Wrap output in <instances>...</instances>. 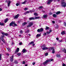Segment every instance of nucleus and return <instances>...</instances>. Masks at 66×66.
<instances>
[{
    "mask_svg": "<svg viewBox=\"0 0 66 66\" xmlns=\"http://www.w3.org/2000/svg\"><path fill=\"white\" fill-rule=\"evenodd\" d=\"M62 66H66V65L64 63H63L62 64Z\"/></svg>",
    "mask_w": 66,
    "mask_h": 66,
    "instance_id": "de8ad7c7",
    "label": "nucleus"
},
{
    "mask_svg": "<svg viewBox=\"0 0 66 66\" xmlns=\"http://www.w3.org/2000/svg\"><path fill=\"white\" fill-rule=\"evenodd\" d=\"M7 49L9 51V52L11 51V49H10V48H8Z\"/></svg>",
    "mask_w": 66,
    "mask_h": 66,
    "instance_id": "f704fd0d",
    "label": "nucleus"
},
{
    "mask_svg": "<svg viewBox=\"0 0 66 66\" xmlns=\"http://www.w3.org/2000/svg\"><path fill=\"white\" fill-rule=\"evenodd\" d=\"M32 65H34L35 64V63L34 62L32 63Z\"/></svg>",
    "mask_w": 66,
    "mask_h": 66,
    "instance_id": "09e8293b",
    "label": "nucleus"
},
{
    "mask_svg": "<svg viewBox=\"0 0 66 66\" xmlns=\"http://www.w3.org/2000/svg\"><path fill=\"white\" fill-rule=\"evenodd\" d=\"M46 34H47V33H45L44 34V36H46Z\"/></svg>",
    "mask_w": 66,
    "mask_h": 66,
    "instance_id": "a18cd8bd",
    "label": "nucleus"
},
{
    "mask_svg": "<svg viewBox=\"0 0 66 66\" xmlns=\"http://www.w3.org/2000/svg\"><path fill=\"white\" fill-rule=\"evenodd\" d=\"M6 55H7V56H9L10 54H9L7 53L6 54Z\"/></svg>",
    "mask_w": 66,
    "mask_h": 66,
    "instance_id": "5fc2aeb1",
    "label": "nucleus"
},
{
    "mask_svg": "<svg viewBox=\"0 0 66 66\" xmlns=\"http://www.w3.org/2000/svg\"><path fill=\"white\" fill-rule=\"evenodd\" d=\"M56 14L57 15H59V14H61V12L60 11H58L56 13Z\"/></svg>",
    "mask_w": 66,
    "mask_h": 66,
    "instance_id": "412c9836",
    "label": "nucleus"
},
{
    "mask_svg": "<svg viewBox=\"0 0 66 66\" xmlns=\"http://www.w3.org/2000/svg\"><path fill=\"white\" fill-rule=\"evenodd\" d=\"M19 48H18L15 51V52L16 53H18L19 52Z\"/></svg>",
    "mask_w": 66,
    "mask_h": 66,
    "instance_id": "dca6fc26",
    "label": "nucleus"
},
{
    "mask_svg": "<svg viewBox=\"0 0 66 66\" xmlns=\"http://www.w3.org/2000/svg\"><path fill=\"white\" fill-rule=\"evenodd\" d=\"M7 21H8V19L7 18L4 21L5 23H6Z\"/></svg>",
    "mask_w": 66,
    "mask_h": 66,
    "instance_id": "5701e85b",
    "label": "nucleus"
},
{
    "mask_svg": "<svg viewBox=\"0 0 66 66\" xmlns=\"http://www.w3.org/2000/svg\"><path fill=\"white\" fill-rule=\"evenodd\" d=\"M20 34H22V33H23V31H22V30H21L20 31Z\"/></svg>",
    "mask_w": 66,
    "mask_h": 66,
    "instance_id": "72a5a7b5",
    "label": "nucleus"
},
{
    "mask_svg": "<svg viewBox=\"0 0 66 66\" xmlns=\"http://www.w3.org/2000/svg\"><path fill=\"white\" fill-rule=\"evenodd\" d=\"M56 55L57 57H60L61 56V55L59 54H57Z\"/></svg>",
    "mask_w": 66,
    "mask_h": 66,
    "instance_id": "aec40b11",
    "label": "nucleus"
},
{
    "mask_svg": "<svg viewBox=\"0 0 66 66\" xmlns=\"http://www.w3.org/2000/svg\"><path fill=\"white\" fill-rule=\"evenodd\" d=\"M42 47V50H47L49 49L48 48L46 47V46L45 45H43Z\"/></svg>",
    "mask_w": 66,
    "mask_h": 66,
    "instance_id": "f03ea898",
    "label": "nucleus"
},
{
    "mask_svg": "<svg viewBox=\"0 0 66 66\" xmlns=\"http://www.w3.org/2000/svg\"><path fill=\"white\" fill-rule=\"evenodd\" d=\"M50 62V61H48V60L46 61L45 62H44L43 63V65H44V66H46V65H47V63H48V62Z\"/></svg>",
    "mask_w": 66,
    "mask_h": 66,
    "instance_id": "39448f33",
    "label": "nucleus"
},
{
    "mask_svg": "<svg viewBox=\"0 0 66 66\" xmlns=\"http://www.w3.org/2000/svg\"><path fill=\"white\" fill-rule=\"evenodd\" d=\"M10 26H13V27H16V26H17V25L16 23L15 22H12L11 23L10 25Z\"/></svg>",
    "mask_w": 66,
    "mask_h": 66,
    "instance_id": "f257e3e1",
    "label": "nucleus"
},
{
    "mask_svg": "<svg viewBox=\"0 0 66 66\" xmlns=\"http://www.w3.org/2000/svg\"><path fill=\"white\" fill-rule=\"evenodd\" d=\"M49 27H46V28H45V30H48V29H49Z\"/></svg>",
    "mask_w": 66,
    "mask_h": 66,
    "instance_id": "c9c22d12",
    "label": "nucleus"
},
{
    "mask_svg": "<svg viewBox=\"0 0 66 66\" xmlns=\"http://www.w3.org/2000/svg\"><path fill=\"white\" fill-rule=\"evenodd\" d=\"M63 40H59V43H62V42H63Z\"/></svg>",
    "mask_w": 66,
    "mask_h": 66,
    "instance_id": "4c0bfd02",
    "label": "nucleus"
},
{
    "mask_svg": "<svg viewBox=\"0 0 66 66\" xmlns=\"http://www.w3.org/2000/svg\"><path fill=\"white\" fill-rule=\"evenodd\" d=\"M27 2V0H26L23 2L21 3V4H25V3H26V2Z\"/></svg>",
    "mask_w": 66,
    "mask_h": 66,
    "instance_id": "4be33fe9",
    "label": "nucleus"
},
{
    "mask_svg": "<svg viewBox=\"0 0 66 66\" xmlns=\"http://www.w3.org/2000/svg\"><path fill=\"white\" fill-rule=\"evenodd\" d=\"M27 14V12H26L24 13V15H26V14Z\"/></svg>",
    "mask_w": 66,
    "mask_h": 66,
    "instance_id": "052dcab7",
    "label": "nucleus"
},
{
    "mask_svg": "<svg viewBox=\"0 0 66 66\" xmlns=\"http://www.w3.org/2000/svg\"><path fill=\"white\" fill-rule=\"evenodd\" d=\"M65 31H63L61 32V34L62 35H64V34H65Z\"/></svg>",
    "mask_w": 66,
    "mask_h": 66,
    "instance_id": "f3484780",
    "label": "nucleus"
},
{
    "mask_svg": "<svg viewBox=\"0 0 66 66\" xmlns=\"http://www.w3.org/2000/svg\"><path fill=\"white\" fill-rule=\"evenodd\" d=\"M34 45H35V44H32V46H34Z\"/></svg>",
    "mask_w": 66,
    "mask_h": 66,
    "instance_id": "69168bd1",
    "label": "nucleus"
},
{
    "mask_svg": "<svg viewBox=\"0 0 66 66\" xmlns=\"http://www.w3.org/2000/svg\"><path fill=\"white\" fill-rule=\"evenodd\" d=\"M25 66H28V64L25 65Z\"/></svg>",
    "mask_w": 66,
    "mask_h": 66,
    "instance_id": "338daca9",
    "label": "nucleus"
},
{
    "mask_svg": "<svg viewBox=\"0 0 66 66\" xmlns=\"http://www.w3.org/2000/svg\"><path fill=\"white\" fill-rule=\"evenodd\" d=\"M48 2H47V3L48 4H50V3H51V2L52 1V0H48Z\"/></svg>",
    "mask_w": 66,
    "mask_h": 66,
    "instance_id": "9b49d317",
    "label": "nucleus"
},
{
    "mask_svg": "<svg viewBox=\"0 0 66 66\" xmlns=\"http://www.w3.org/2000/svg\"><path fill=\"white\" fill-rule=\"evenodd\" d=\"M26 12V13L27 14H28L29 13V11H27V12Z\"/></svg>",
    "mask_w": 66,
    "mask_h": 66,
    "instance_id": "6e6d98bb",
    "label": "nucleus"
},
{
    "mask_svg": "<svg viewBox=\"0 0 66 66\" xmlns=\"http://www.w3.org/2000/svg\"><path fill=\"white\" fill-rule=\"evenodd\" d=\"M46 33L47 34H49L50 33V32L48 31H47L46 32Z\"/></svg>",
    "mask_w": 66,
    "mask_h": 66,
    "instance_id": "79ce46f5",
    "label": "nucleus"
},
{
    "mask_svg": "<svg viewBox=\"0 0 66 66\" xmlns=\"http://www.w3.org/2000/svg\"><path fill=\"white\" fill-rule=\"evenodd\" d=\"M22 43L20 42L19 43V45H22Z\"/></svg>",
    "mask_w": 66,
    "mask_h": 66,
    "instance_id": "c03bdc74",
    "label": "nucleus"
},
{
    "mask_svg": "<svg viewBox=\"0 0 66 66\" xmlns=\"http://www.w3.org/2000/svg\"><path fill=\"white\" fill-rule=\"evenodd\" d=\"M33 22H30L29 23V25L27 26V28H29V27H31V26H33Z\"/></svg>",
    "mask_w": 66,
    "mask_h": 66,
    "instance_id": "7ed1b4c3",
    "label": "nucleus"
},
{
    "mask_svg": "<svg viewBox=\"0 0 66 66\" xmlns=\"http://www.w3.org/2000/svg\"><path fill=\"white\" fill-rule=\"evenodd\" d=\"M14 63L15 64H17L18 63V62L17 60H15L14 61Z\"/></svg>",
    "mask_w": 66,
    "mask_h": 66,
    "instance_id": "ddd939ff",
    "label": "nucleus"
},
{
    "mask_svg": "<svg viewBox=\"0 0 66 66\" xmlns=\"http://www.w3.org/2000/svg\"><path fill=\"white\" fill-rule=\"evenodd\" d=\"M40 18V17L39 16L35 17L34 18V20H35V19H39Z\"/></svg>",
    "mask_w": 66,
    "mask_h": 66,
    "instance_id": "f8f14e48",
    "label": "nucleus"
},
{
    "mask_svg": "<svg viewBox=\"0 0 66 66\" xmlns=\"http://www.w3.org/2000/svg\"><path fill=\"white\" fill-rule=\"evenodd\" d=\"M27 24V23L26 22H24V23H23V26H25V25Z\"/></svg>",
    "mask_w": 66,
    "mask_h": 66,
    "instance_id": "bb28decb",
    "label": "nucleus"
},
{
    "mask_svg": "<svg viewBox=\"0 0 66 66\" xmlns=\"http://www.w3.org/2000/svg\"><path fill=\"white\" fill-rule=\"evenodd\" d=\"M22 64H26V62H25L24 61H23L22 62Z\"/></svg>",
    "mask_w": 66,
    "mask_h": 66,
    "instance_id": "37998d69",
    "label": "nucleus"
},
{
    "mask_svg": "<svg viewBox=\"0 0 66 66\" xmlns=\"http://www.w3.org/2000/svg\"><path fill=\"white\" fill-rule=\"evenodd\" d=\"M48 55V53H45V56H47Z\"/></svg>",
    "mask_w": 66,
    "mask_h": 66,
    "instance_id": "e433bc0d",
    "label": "nucleus"
},
{
    "mask_svg": "<svg viewBox=\"0 0 66 66\" xmlns=\"http://www.w3.org/2000/svg\"><path fill=\"white\" fill-rule=\"evenodd\" d=\"M64 24L65 26H66V22H64Z\"/></svg>",
    "mask_w": 66,
    "mask_h": 66,
    "instance_id": "603ef678",
    "label": "nucleus"
},
{
    "mask_svg": "<svg viewBox=\"0 0 66 66\" xmlns=\"http://www.w3.org/2000/svg\"><path fill=\"white\" fill-rule=\"evenodd\" d=\"M5 35H6V36H7L8 35V34H4Z\"/></svg>",
    "mask_w": 66,
    "mask_h": 66,
    "instance_id": "8fccbe9b",
    "label": "nucleus"
},
{
    "mask_svg": "<svg viewBox=\"0 0 66 66\" xmlns=\"http://www.w3.org/2000/svg\"><path fill=\"white\" fill-rule=\"evenodd\" d=\"M28 8H25L24 9V11H26L27 10H28Z\"/></svg>",
    "mask_w": 66,
    "mask_h": 66,
    "instance_id": "a19ab883",
    "label": "nucleus"
},
{
    "mask_svg": "<svg viewBox=\"0 0 66 66\" xmlns=\"http://www.w3.org/2000/svg\"><path fill=\"white\" fill-rule=\"evenodd\" d=\"M13 57H14L13 55H12V57H10V61L11 62H13Z\"/></svg>",
    "mask_w": 66,
    "mask_h": 66,
    "instance_id": "6e6552de",
    "label": "nucleus"
},
{
    "mask_svg": "<svg viewBox=\"0 0 66 66\" xmlns=\"http://www.w3.org/2000/svg\"><path fill=\"white\" fill-rule=\"evenodd\" d=\"M42 12H43V13H45V11H42Z\"/></svg>",
    "mask_w": 66,
    "mask_h": 66,
    "instance_id": "0e129e2a",
    "label": "nucleus"
},
{
    "mask_svg": "<svg viewBox=\"0 0 66 66\" xmlns=\"http://www.w3.org/2000/svg\"><path fill=\"white\" fill-rule=\"evenodd\" d=\"M34 44V42H31L29 43V44L30 45L31 44Z\"/></svg>",
    "mask_w": 66,
    "mask_h": 66,
    "instance_id": "c756f323",
    "label": "nucleus"
},
{
    "mask_svg": "<svg viewBox=\"0 0 66 66\" xmlns=\"http://www.w3.org/2000/svg\"><path fill=\"white\" fill-rule=\"evenodd\" d=\"M0 25L1 26H4V24L3 23L0 22Z\"/></svg>",
    "mask_w": 66,
    "mask_h": 66,
    "instance_id": "2f4dec72",
    "label": "nucleus"
},
{
    "mask_svg": "<svg viewBox=\"0 0 66 66\" xmlns=\"http://www.w3.org/2000/svg\"><path fill=\"white\" fill-rule=\"evenodd\" d=\"M29 20H34V18H30L29 19Z\"/></svg>",
    "mask_w": 66,
    "mask_h": 66,
    "instance_id": "6ab92c4d",
    "label": "nucleus"
},
{
    "mask_svg": "<svg viewBox=\"0 0 66 66\" xmlns=\"http://www.w3.org/2000/svg\"><path fill=\"white\" fill-rule=\"evenodd\" d=\"M65 49V48H62L61 49V50H62V51H63V52L64 51Z\"/></svg>",
    "mask_w": 66,
    "mask_h": 66,
    "instance_id": "7c9ffc66",
    "label": "nucleus"
},
{
    "mask_svg": "<svg viewBox=\"0 0 66 66\" xmlns=\"http://www.w3.org/2000/svg\"><path fill=\"white\" fill-rule=\"evenodd\" d=\"M19 5V4L18 3H17L16 4V6H18V5Z\"/></svg>",
    "mask_w": 66,
    "mask_h": 66,
    "instance_id": "49530a36",
    "label": "nucleus"
},
{
    "mask_svg": "<svg viewBox=\"0 0 66 66\" xmlns=\"http://www.w3.org/2000/svg\"><path fill=\"white\" fill-rule=\"evenodd\" d=\"M34 15L36 16H38V14L36 13H34Z\"/></svg>",
    "mask_w": 66,
    "mask_h": 66,
    "instance_id": "393cba45",
    "label": "nucleus"
},
{
    "mask_svg": "<svg viewBox=\"0 0 66 66\" xmlns=\"http://www.w3.org/2000/svg\"><path fill=\"white\" fill-rule=\"evenodd\" d=\"M2 9L0 8V11H2Z\"/></svg>",
    "mask_w": 66,
    "mask_h": 66,
    "instance_id": "e2e57ef3",
    "label": "nucleus"
},
{
    "mask_svg": "<svg viewBox=\"0 0 66 66\" xmlns=\"http://www.w3.org/2000/svg\"><path fill=\"white\" fill-rule=\"evenodd\" d=\"M17 55L18 56H20V55H21V53H18Z\"/></svg>",
    "mask_w": 66,
    "mask_h": 66,
    "instance_id": "c85d7f7f",
    "label": "nucleus"
},
{
    "mask_svg": "<svg viewBox=\"0 0 66 66\" xmlns=\"http://www.w3.org/2000/svg\"><path fill=\"white\" fill-rule=\"evenodd\" d=\"M11 1H9L7 2V5L8 6H10V4H11Z\"/></svg>",
    "mask_w": 66,
    "mask_h": 66,
    "instance_id": "9d476101",
    "label": "nucleus"
},
{
    "mask_svg": "<svg viewBox=\"0 0 66 66\" xmlns=\"http://www.w3.org/2000/svg\"><path fill=\"white\" fill-rule=\"evenodd\" d=\"M40 34H37L36 35V36L37 37H40Z\"/></svg>",
    "mask_w": 66,
    "mask_h": 66,
    "instance_id": "a878e982",
    "label": "nucleus"
},
{
    "mask_svg": "<svg viewBox=\"0 0 66 66\" xmlns=\"http://www.w3.org/2000/svg\"><path fill=\"white\" fill-rule=\"evenodd\" d=\"M4 35H2V38H1V40L4 43H5V41H4V39H3V37H4Z\"/></svg>",
    "mask_w": 66,
    "mask_h": 66,
    "instance_id": "0eeeda50",
    "label": "nucleus"
},
{
    "mask_svg": "<svg viewBox=\"0 0 66 66\" xmlns=\"http://www.w3.org/2000/svg\"><path fill=\"white\" fill-rule=\"evenodd\" d=\"M63 52H64V53H66V49H65L64 51Z\"/></svg>",
    "mask_w": 66,
    "mask_h": 66,
    "instance_id": "3c124183",
    "label": "nucleus"
},
{
    "mask_svg": "<svg viewBox=\"0 0 66 66\" xmlns=\"http://www.w3.org/2000/svg\"><path fill=\"white\" fill-rule=\"evenodd\" d=\"M61 6L63 7H66V3L65 2H62L61 3Z\"/></svg>",
    "mask_w": 66,
    "mask_h": 66,
    "instance_id": "20e7f679",
    "label": "nucleus"
},
{
    "mask_svg": "<svg viewBox=\"0 0 66 66\" xmlns=\"http://www.w3.org/2000/svg\"><path fill=\"white\" fill-rule=\"evenodd\" d=\"M52 23H55V21H52Z\"/></svg>",
    "mask_w": 66,
    "mask_h": 66,
    "instance_id": "13d9d810",
    "label": "nucleus"
},
{
    "mask_svg": "<svg viewBox=\"0 0 66 66\" xmlns=\"http://www.w3.org/2000/svg\"><path fill=\"white\" fill-rule=\"evenodd\" d=\"M56 26H57V27H56L57 28H58V27H59V25H57Z\"/></svg>",
    "mask_w": 66,
    "mask_h": 66,
    "instance_id": "680f3d73",
    "label": "nucleus"
},
{
    "mask_svg": "<svg viewBox=\"0 0 66 66\" xmlns=\"http://www.w3.org/2000/svg\"><path fill=\"white\" fill-rule=\"evenodd\" d=\"M47 16H48V15H47V14L44 15L43 16V17L45 18H46V17H47Z\"/></svg>",
    "mask_w": 66,
    "mask_h": 66,
    "instance_id": "a211bd4d",
    "label": "nucleus"
},
{
    "mask_svg": "<svg viewBox=\"0 0 66 66\" xmlns=\"http://www.w3.org/2000/svg\"><path fill=\"white\" fill-rule=\"evenodd\" d=\"M48 49H49V50H52L54 49V48L53 47H50L49 48H48Z\"/></svg>",
    "mask_w": 66,
    "mask_h": 66,
    "instance_id": "2eb2a0df",
    "label": "nucleus"
},
{
    "mask_svg": "<svg viewBox=\"0 0 66 66\" xmlns=\"http://www.w3.org/2000/svg\"><path fill=\"white\" fill-rule=\"evenodd\" d=\"M22 51L23 52V53H26L27 52V51L25 49H24L22 50Z\"/></svg>",
    "mask_w": 66,
    "mask_h": 66,
    "instance_id": "1a4fd4ad",
    "label": "nucleus"
},
{
    "mask_svg": "<svg viewBox=\"0 0 66 66\" xmlns=\"http://www.w3.org/2000/svg\"><path fill=\"white\" fill-rule=\"evenodd\" d=\"M1 56H2L1 54H0V61H1Z\"/></svg>",
    "mask_w": 66,
    "mask_h": 66,
    "instance_id": "58836bf2",
    "label": "nucleus"
},
{
    "mask_svg": "<svg viewBox=\"0 0 66 66\" xmlns=\"http://www.w3.org/2000/svg\"><path fill=\"white\" fill-rule=\"evenodd\" d=\"M52 53H55V50H54L53 49V50L52 51Z\"/></svg>",
    "mask_w": 66,
    "mask_h": 66,
    "instance_id": "cd10ccee",
    "label": "nucleus"
},
{
    "mask_svg": "<svg viewBox=\"0 0 66 66\" xmlns=\"http://www.w3.org/2000/svg\"><path fill=\"white\" fill-rule=\"evenodd\" d=\"M19 15L18 14L16 15H15V17H14V19H16L17 18H18L19 17Z\"/></svg>",
    "mask_w": 66,
    "mask_h": 66,
    "instance_id": "4468645a",
    "label": "nucleus"
},
{
    "mask_svg": "<svg viewBox=\"0 0 66 66\" xmlns=\"http://www.w3.org/2000/svg\"><path fill=\"white\" fill-rule=\"evenodd\" d=\"M48 61H50V62H51V61H53V59H51L50 60H48Z\"/></svg>",
    "mask_w": 66,
    "mask_h": 66,
    "instance_id": "ea45409f",
    "label": "nucleus"
},
{
    "mask_svg": "<svg viewBox=\"0 0 66 66\" xmlns=\"http://www.w3.org/2000/svg\"><path fill=\"white\" fill-rule=\"evenodd\" d=\"M43 30H44V29L42 28H41L40 29H38L37 31V32H42L43 31Z\"/></svg>",
    "mask_w": 66,
    "mask_h": 66,
    "instance_id": "423d86ee",
    "label": "nucleus"
},
{
    "mask_svg": "<svg viewBox=\"0 0 66 66\" xmlns=\"http://www.w3.org/2000/svg\"><path fill=\"white\" fill-rule=\"evenodd\" d=\"M56 39L57 40H59V38H56Z\"/></svg>",
    "mask_w": 66,
    "mask_h": 66,
    "instance_id": "bf43d9fd",
    "label": "nucleus"
},
{
    "mask_svg": "<svg viewBox=\"0 0 66 66\" xmlns=\"http://www.w3.org/2000/svg\"><path fill=\"white\" fill-rule=\"evenodd\" d=\"M28 35H29V36H31V34H29Z\"/></svg>",
    "mask_w": 66,
    "mask_h": 66,
    "instance_id": "774afa93",
    "label": "nucleus"
},
{
    "mask_svg": "<svg viewBox=\"0 0 66 66\" xmlns=\"http://www.w3.org/2000/svg\"><path fill=\"white\" fill-rule=\"evenodd\" d=\"M53 17H56V16H57V15L54 14L53 15Z\"/></svg>",
    "mask_w": 66,
    "mask_h": 66,
    "instance_id": "b1692460",
    "label": "nucleus"
},
{
    "mask_svg": "<svg viewBox=\"0 0 66 66\" xmlns=\"http://www.w3.org/2000/svg\"><path fill=\"white\" fill-rule=\"evenodd\" d=\"M29 32V30H28L27 31H26V33H28V32Z\"/></svg>",
    "mask_w": 66,
    "mask_h": 66,
    "instance_id": "864d4df0",
    "label": "nucleus"
},
{
    "mask_svg": "<svg viewBox=\"0 0 66 66\" xmlns=\"http://www.w3.org/2000/svg\"><path fill=\"white\" fill-rule=\"evenodd\" d=\"M43 8V6H40L38 8V9L39 10V9H42Z\"/></svg>",
    "mask_w": 66,
    "mask_h": 66,
    "instance_id": "473e14b6",
    "label": "nucleus"
},
{
    "mask_svg": "<svg viewBox=\"0 0 66 66\" xmlns=\"http://www.w3.org/2000/svg\"><path fill=\"white\" fill-rule=\"evenodd\" d=\"M52 32V30H50L49 31V32H50V33H51V32Z\"/></svg>",
    "mask_w": 66,
    "mask_h": 66,
    "instance_id": "4d7b16f0",
    "label": "nucleus"
}]
</instances>
